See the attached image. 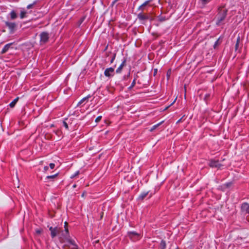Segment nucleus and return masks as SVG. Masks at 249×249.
Instances as JSON below:
<instances>
[{
    "instance_id": "obj_25",
    "label": "nucleus",
    "mask_w": 249,
    "mask_h": 249,
    "mask_svg": "<svg viewBox=\"0 0 249 249\" xmlns=\"http://www.w3.org/2000/svg\"><path fill=\"white\" fill-rule=\"evenodd\" d=\"M158 18H159V20L160 22H163L166 20L165 17H163V16H159L158 17Z\"/></svg>"
},
{
    "instance_id": "obj_11",
    "label": "nucleus",
    "mask_w": 249,
    "mask_h": 249,
    "mask_svg": "<svg viewBox=\"0 0 249 249\" xmlns=\"http://www.w3.org/2000/svg\"><path fill=\"white\" fill-rule=\"evenodd\" d=\"M91 97L90 94L88 95L87 96L83 98L77 104V106H80L84 102H87L89 99Z\"/></svg>"
},
{
    "instance_id": "obj_16",
    "label": "nucleus",
    "mask_w": 249,
    "mask_h": 249,
    "mask_svg": "<svg viewBox=\"0 0 249 249\" xmlns=\"http://www.w3.org/2000/svg\"><path fill=\"white\" fill-rule=\"evenodd\" d=\"M26 14L27 12L24 10V9L22 8L20 13V18L21 19H23L26 18L27 17Z\"/></svg>"
},
{
    "instance_id": "obj_3",
    "label": "nucleus",
    "mask_w": 249,
    "mask_h": 249,
    "mask_svg": "<svg viewBox=\"0 0 249 249\" xmlns=\"http://www.w3.org/2000/svg\"><path fill=\"white\" fill-rule=\"evenodd\" d=\"M49 38V34L46 32H42L40 34V45H43L48 42Z\"/></svg>"
},
{
    "instance_id": "obj_44",
    "label": "nucleus",
    "mask_w": 249,
    "mask_h": 249,
    "mask_svg": "<svg viewBox=\"0 0 249 249\" xmlns=\"http://www.w3.org/2000/svg\"><path fill=\"white\" fill-rule=\"evenodd\" d=\"M76 186H77L76 184H73V185L72 187H73V188H76Z\"/></svg>"
},
{
    "instance_id": "obj_35",
    "label": "nucleus",
    "mask_w": 249,
    "mask_h": 249,
    "mask_svg": "<svg viewBox=\"0 0 249 249\" xmlns=\"http://www.w3.org/2000/svg\"><path fill=\"white\" fill-rule=\"evenodd\" d=\"M67 222H66L65 223V231H66V233L67 234H68L69 233V231H68V228L66 227L67 226Z\"/></svg>"
},
{
    "instance_id": "obj_8",
    "label": "nucleus",
    "mask_w": 249,
    "mask_h": 249,
    "mask_svg": "<svg viewBox=\"0 0 249 249\" xmlns=\"http://www.w3.org/2000/svg\"><path fill=\"white\" fill-rule=\"evenodd\" d=\"M49 230L51 231V236L52 238L55 237L57 233L59 232V230L57 227L54 228L50 227L49 228Z\"/></svg>"
},
{
    "instance_id": "obj_7",
    "label": "nucleus",
    "mask_w": 249,
    "mask_h": 249,
    "mask_svg": "<svg viewBox=\"0 0 249 249\" xmlns=\"http://www.w3.org/2000/svg\"><path fill=\"white\" fill-rule=\"evenodd\" d=\"M59 175V173H57L54 175L48 176L45 178L44 181L45 182H49L50 181H54L55 179L57 178Z\"/></svg>"
},
{
    "instance_id": "obj_5",
    "label": "nucleus",
    "mask_w": 249,
    "mask_h": 249,
    "mask_svg": "<svg viewBox=\"0 0 249 249\" xmlns=\"http://www.w3.org/2000/svg\"><path fill=\"white\" fill-rule=\"evenodd\" d=\"M5 24L10 31V33H14L16 30L17 24L15 22H12L6 21Z\"/></svg>"
},
{
    "instance_id": "obj_21",
    "label": "nucleus",
    "mask_w": 249,
    "mask_h": 249,
    "mask_svg": "<svg viewBox=\"0 0 249 249\" xmlns=\"http://www.w3.org/2000/svg\"><path fill=\"white\" fill-rule=\"evenodd\" d=\"M68 242L71 245L73 246V248L74 249H76L78 248L77 245L75 244V242L73 240H69Z\"/></svg>"
},
{
    "instance_id": "obj_14",
    "label": "nucleus",
    "mask_w": 249,
    "mask_h": 249,
    "mask_svg": "<svg viewBox=\"0 0 249 249\" xmlns=\"http://www.w3.org/2000/svg\"><path fill=\"white\" fill-rule=\"evenodd\" d=\"M9 15L10 16V19L11 20H14L18 18V15L14 10L11 11V12L9 13Z\"/></svg>"
},
{
    "instance_id": "obj_27",
    "label": "nucleus",
    "mask_w": 249,
    "mask_h": 249,
    "mask_svg": "<svg viewBox=\"0 0 249 249\" xmlns=\"http://www.w3.org/2000/svg\"><path fill=\"white\" fill-rule=\"evenodd\" d=\"M136 78H135V79L133 80V81H132V83H131V85H130V87L128 88V89H132V88L134 87V86H135V84H136Z\"/></svg>"
},
{
    "instance_id": "obj_38",
    "label": "nucleus",
    "mask_w": 249,
    "mask_h": 249,
    "mask_svg": "<svg viewBox=\"0 0 249 249\" xmlns=\"http://www.w3.org/2000/svg\"><path fill=\"white\" fill-rule=\"evenodd\" d=\"M170 73H171V70H169L167 72V76L168 78L170 77Z\"/></svg>"
},
{
    "instance_id": "obj_45",
    "label": "nucleus",
    "mask_w": 249,
    "mask_h": 249,
    "mask_svg": "<svg viewBox=\"0 0 249 249\" xmlns=\"http://www.w3.org/2000/svg\"><path fill=\"white\" fill-rule=\"evenodd\" d=\"M85 193H86V192H83V193H82V197H84V196H85Z\"/></svg>"
},
{
    "instance_id": "obj_36",
    "label": "nucleus",
    "mask_w": 249,
    "mask_h": 249,
    "mask_svg": "<svg viewBox=\"0 0 249 249\" xmlns=\"http://www.w3.org/2000/svg\"><path fill=\"white\" fill-rule=\"evenodd\" d=\"M148 17H149L150 18H148V20H150V21H153V20H154V18H153V17H151V16H150V14H149V13H148Z\"/></svg>"
},
{
    "instance_id": "obj_18",
    "label": "nucleus",
    "mask_w": 249,
    "mask_h": 249,
    "mask_svg": "<svg viewBox=\"0 0 249 249\" xmlns=\"http://www.w3.org/2000/svg\"><path fill=\"white\" fill-rule=\"evenodd\" d=\"M19 98L17 97L16 99H15L12 102H11L9 104V106L11 107H14L15 106V105L17 103V102Z\"/></svg>"
},
{
    "instance_id": "obj_34",
    "label": "nucleus",
    "mask_w": 249,
    "mask_h": 249,
    "mask_svg": "<svg viewBox=\"0 0 249 249\" xmlns=\"http://www.w3.org/2000/svg\"><path fill=\"white\" fill-rule=\"evenodd\" d=\"M49 167L51 169H53L55 167V164L53 163H51L49 164Z\"/></svg>"
},
{
    "instance_id": "obj_20",
    "label": "nucleus",
    "mask_w": 249,
    "mask_h": 249,
    "mask_svg": "<svg viewBox=\"0 0 249 249\" xmlns=\"http://www.w3.org/2000/svg\"><path fill=\"white\" fill-rule=\"evenodd\" d=\"M163 121H161L159 123L156 124L152 126V127L150 129V131H153L155 129H156L158 126H159L160 124H161L163 123Z\"/></svg>"
},
{
    "instance_id": "obj_9",
    "label": "nucleus",
    "mask_w": 249,
    "mask_h": 249,
    "mask_svg": "<svg viewBox=\"0 0 249 249\" xmlns=\"http://www.w3.org/2000/svg\"><path fill=\"white\" fill-rule=\"evenodd\" d=\"M241 210L242 212L249 213V204L247 202H244L241 206Z\"/></svg>"
},
{
    "instance_id": "obj_26",
    "label": "nucleus",
    "mask_w": 249,
    "mask_h": 249,
    "mask_svg": "<svg viewBox=\"0 0 249 249\" xmlns=\"http://www.w3.org/2000/svg\"><path fill=\"white\" fill-rule=\"evenodd\" d=\"M80 173V172L79 171H77L76 172H75L73 174H72L71 176V178H74L75 177L77 176Z\"/></svg>"
},
{
    "instance_id": "obj_50",
    "label": "nucleus",
    "mask_w": 249,
    "mask_h": 249,
    "mask_svg": "<svg viewBox=\"0 0 249 249\" xmlns=\"http://www.w3.org/2000/svg\"><path fill=\"white\" fill-rule=\"evenodd\" d=\"M135 46L136 47H137V46L136 45V44H135Z\"/></svg>"
},
{
    "instance_id": "obj_28",
    "label": "nucleus",
    "mask_w": 249,
    "mask_h": 249,
    "mask_svg": "<svg viewBox=\"0 0 249 249\" xmlns=\"http://www.w3.org/2000/svg\"><path fill=\"white\" fill-rule=\"evenodd\" d=\"M9 48H3L0 52V55L5 53L8 50Z\"/></svg>"
},
{
    "instance_id": "obj_15",
    "label": "nucleus",
    "mask_w": 249,
    "mask_h": 249,
    "mask_svg": "<svg viewBox=\"0 0 249 249\" xmlns=\"http://www.w3.org/2000/svg\"><path fill=\"white\" fill-rule=\"evenodd\" d=\"M149 192H143L138 197L139 200H143L148 194Z\"/></svg>"
},
{
    "instance_id": "obj_37",
    "label": "nucleus",
    "mask_w": 249,
    "mask_h": 249,
    "mask_svg": "<svg viewBox=\"0 0 249 249\" xmlns=\"http://www.w3.org/2000/svg\"><path fill=\"white\" fill-rule=\"evenodd\" d=\"M49 169V167L47 166H45L43 168V172H46Z\"/></svg>"
},
{
    "instance_id": "obj_40",
    "label": "nucleus",
    "mask_w": 249,
    "mask_h": 249,
    "mask_svg": "<svg viewBox=\"0 0 249 249\" xmlns=\"http://www.w3.org/2000/svg\"><path fill=\"white\" fill-rule=\"evenodd\" d=\"M183 117L182 118H181L180 119H179L177 122V124H178L180 122H181L182 121V119Z\"/></svg>"
},
{
    "instance_id": "obj_30",
    "label": "nucleus",
    "mask_w": 249,
    "mask_h": 249,
    "mask_svg": "<svg viewBox=\"0 0 249 249\" xmlns=\"http://www.w3.org/2000/svg\"><path fill=\"white\" fill-rule=\"evenodd\" d=\"M203 5H205L210 2L209 0H200Z\"/></svg>"
},
{
    "instance_id": "obj_24",
    "label": "nucleus",
    "mask_w": 249,
    "mask_h": 249,
    "mask_svg": "<svg viewBox=\"0 0 249 249\" xmlns=\"http://www.w3.org/2000/svg\"><path fill=\"white\" fill-rule=\"evenodd\" d=\"M36 1H35L33 2V3H31V4H30L29 5H27V8L28 9H30L31 8H32L33 7V6L36 5Z\"/></svg>"
},
{
    "instance_id": "obj_23",
    "label": "nucleus",
    "mask_w": 249,
    "mask_h": 249,
    "mask_svg": "<svg viewBox=\"0 0 249 249\" xmlns=\"http://www.w3.org/2000/svg\"><path fill=\"white\" fill-rule=\"evenodd\" d=\"M211 94L210 93H207L205 95L204 100L206 102H207L210 100Z\"/></svg>"
},
{
    "instance_id": "obj_6",
    "label": "nucleus",
    "mask_w": 249,
    "mask_h": 249,
    "mask_svg": "<svg viewBox=\"0 0 249 249\" xmlns=\"http://www.w3.org/2000/svg\"><path fill=\"white\" fill-rule=\"evenodd\" d=\"M209 165L212 168H220L222 165L219 163L218 160H211Z\"/></svg>"
},
{
    "instance_id": "obj_48",
    "label": "nucleus",
    "mask_w": 249,
    "mask_h": 249,
    "mask_svg": "<svg viewBox=\"0 0 249 249\" xmlns=\"http://www.w3.org/2000/svg\"><path fill=\"white\" fill-rule=\"evenodd\" d=\"M238 48H237V47H236V48H235V50H236H236H237Z\"/></svg>"
},
{
    "instance_id": "obj_1",
    "label": "nucleus",
    "mask_w": 249,
    "mask_h": 249,
    "mask_svg": "<svg viewBox=\"0 0 249 249\" xmlns=\"http://www.w3.org/2000/svg\"><path fill=\"white\" fill-rule=\"evenodd\" d=\"M218 10V12L216 17L215 24L217 26H220L224 24L223 22L227 16L228 10H222L221 7H219Z\"/></svg>"
},
{
    "instance_id": "obj_10",
    "label": "nucleus",
    "mask_w": 249,
    "mask_h": 249,
    "mask_svg": "<svg viewBox=\"0 0 249 249\" xmlns=\"http://www.w3.org/2000/svg\"><path fill=\"white\" fill-rule=\"evenodd\" d=\"M114 71V69L112 67L107 68L104 71V74L107 77H110L111 75V73H113Z\"/></svg>"
},
{
    "instance_id": "obj_42",
    "label": "nucleus",
    "mask_w": 249,
    "mask_h": 249,
    "mask_svg": "<svg viewBox=\"0 0 249 249\" xmlns=\"http://www.w3.org/2000/svg\"><path fill=\"white\" fill-rule=\"evenodd\" d=\"M36 232L38 234H40L41 233V231L39 230H37L36 231Z\"/></svg>"
},
{
    "instance_id": "obj_13",
    "label": "nucleus",
    "mask_w": 249,
    "mask_h": 249,
    "mask_svg": "<svg viewBox=\"0 0 249 249\" xmlns=\"http://www.w3.org/2000/svg\"><path fill=\"white\" fill-rule=\"evenodd\" d=\"M152 1V0H147L145 1L144 3H143L141 5H140L138 8V10H141L142 12H143L144 10V7L148 5L149 3Z\"/></svg>"
},
{
    "instance_id": "obj_33",
    "label": "nucleus",
    "mask_w": 249,
    "mask_h": 249,
    "mask_svg": "<svg viewBox=\"0 0 249 249\" xmlns=\"http://www.w3.org/2000/svg\"><path fill=\"white\" fill-rule=\"evenodd\" d=\"M102 118V116H98V117L96 118V119H95V122H96V123H98V122H99L101 121V120Z\"/></svg>"
},
{
    "instance_id": "obj_19",
    "label": "nucleus",
    "mask_w": 249,
    "mask_h": 249,
    "mask_svg": "<svg viewBox=\"0 0 249 249\" xmlns=\"http://www.w3.org/2000/svg\"><path fill=\"white\" fill-rule=\"evenodd\" d=\"M222 42V39L220 38H218L216 41H214V44L213 45V47H217L221 44Z\"/></svg>"
},
{
    "instance_id": "obj_12",
    "label": "nucleus",
    "mask_w": 249,
    "mask_h": 249,
    "mask_svg": "<svg viewBox=\"0 0 249 249\" xmlns=\"http://www.w3.org/2000/svg\"><path fill=\"white\" fill-rule=\"evenodd\" d=\"M126 62V59H124V60L122 61L121 65L119 66V67L117 69L116 72L117 73H120L122 71V70L123 68V67L125 66Z\"/></svg>"
},
{
    "instance_id": "obj_39",
    "label": "nucleus",
    "mask_w": 249,
    "mask_h": 249,
    "mask_svg": "<svg viewBox=\"0 0 249 249\" xmlns=\"http://www.w3.org/2000/svg\"><path fill=\"white\" fill-rule=\"evenodd\" d=\"M84 18H81L80 19V21H80V24H81V23H82V22H83V21H84Z\"/></svg>"
},
{
    "instance_id": "obj_31",
    "label": "nucleus",
    "mask_w": 249,
    "mask_h": 249,
    "mask_svg": "<svg viewBox=\"0 0 249 249\" xmlns=\"http://www.w3.org/2000/svg\"><path fill=\"white\" fill-rule=\"evenodd\" d=\"M240 37L238 36L237 38V40H236V44H235V47H239V42H240Z\"/></svg>"
},
{
    "instance_id": "obj_51",
    "label": "nucleus",
    "mask_w": 249,
    "mask_h": 249,
    "mask_svg": "<svg viewBox=\"0 0 249 249\" xmlns=\"http://www.w3.org/2000/svg\"><path fill=\"white\" fill-rule=\"evenodd\" d=\"M135 46L136 47H137V46L136 45V44H135Z\"/></svg>"
},
{
    "instance_id": "obj_41",
    "label": "nucleus",
    "mask_w": 249,
    "mask_h": 249,
    "mask_svg": "<svg viewBox=\"0 0 249 249\" xmlns=\"http://www.w3.org/2000/svg\"><path fill=\"white\" fill-rule=\"evenodd\" d=\"M11 44H12V43H8V44H6L4 47H10Z\"/></svg>"
},
{
    "instance_id": "obj_46",
    "label": "nucleus",
    "mask_w": 249,
    "mask_h": 249,
    "mask_svg": "<svg viewBox=\"0 0 249 249\" xmlns=\"http://www.w3.org/2000/svg\"><path fill=\"white\" fill-rule=\"evenodd\" d=\"M176 99L174 101V102L171 104L172 105L174 102H175Z\"/></svg>"
},
{
    "instance_id": "obj_4",
    "label": "nucleus",
    "mask_w": 249,
    "mask_h": 249,
    "mask_svg": "<svg viewBox=\"0 0 249 249\" xmlns=\"http://www.w3.org/2000/svg\"><path fill=\"white\" fill-rule=\"evenodd\" d=\"M127 236L133 241L138 240L141 238L140 234L135 231H128Z\"/></svg>"
},
{
    "instance_id": "obj_47",
    "label": "nucleus",
    "mask_w": 249,
    "mask_h": 249,
    "mask_svg": "<svg viewBox=\"0 0 249 249\" xmlns=\"http://www.w3.org/2000/svg\"><path fill=\"white\" fill-rule=\"evenodd\" d=\"M107 47H106L105 49L104 50V51H106L107 49Z\"/></svg>"
},
{
    "instance_id": "obj_32",
    "label": "nucleus",
    "mask_w": 249,
    "mask_h": 249,
    "mask_svg": "<svg viewBox=\"0 0 249 249\" xmlns=\"http://www.w3.org/2000/svg\"><path fill=\"white\" fill-rule=\"evenodd\" d=\"M232 184V182H227L226 183L224 184V186L227 187V188H229L230 187Z\"/></svg>"
},
{
    "instance_id": "obj_22",
    "label": "nucleus",
    "mask_w": 249,
    "mask_h": 249,
    "mask_svg": "<svg viewBox=\"0 0 249 249\" xmlns=\"http://www.w3.org/2000/svg\"><path fill=\"white\" fill-rule=\"evenodd\" d=\"M111 53V56H110V63H112L115 59L116 54V53Z\"/></svg>"
},
{
    "instance_id": "obj_29",
    "label": "nucleus",
    "mask_w": 249,
    "mask_h": 249,
    "mask_svg": "<svg viewBox=\"0 0 249 249\" xmlns=\"http://www.w3.org/2000/svg\"><path fill=\"white\" fill-rule=\"evenodd\" d=\"M63 125L67 130H69V126L67 123L65 121H63Z\"/></svg>"
},
{
    "instance_id": "obj_2",
    "label": "nucleus",
    "mask_w": 249,
    "mask_h": 249,
    "mask_svg": "<svg viewBox=\"0 0 249 249\" xmlns=\"http://www.w3.org/2000/svg\"><path fill=\"white\" fill-rule=\"evenodd\" d=\"M148 13H144L141 12L137 15V19H138L142 24L145 25L148 18Z\"/></svg>"
},
{
    "instance_id": "obj_49",
    "label": "nucleus",
    "mask_w": 249,
    "mask_h": 249,
    "mask_svg": "<svg viewBox=\"0 0 249 249\" xmlns=\"http://www.w3.org/2000/svg\"><path fill=\"white\" fill-rule=\"evenodd\" d=\"M135 46L136 47H137V46L136 45V44H135Z\"/></svg>"
},
{
    "instance_id": "obj_43",
    "label": "nucleus",
    "mask_w": 249,
    "mask_h": 249,
    "mask_svg": "<svg viewBox=\"0 0 249 249\" xmlns=\"http://www.w3.org/2000/svg\"><path fill=\"white\" fill-rule=\"evenodd\" d=\"M119 0H114L112 2V5L114 4L117 1H118Z\"/></svg>"
},
{
    "instance_id": "obj_17",
    "label": "nucleus",
    "mask_w": 249,
    "mask_h": 249,
    "mask_svg": "<svg viewBox=\"0 0 249 249\" xmlns=\"http://www.w3.org/2000/svg\"><path fill=\"white\" fill-rule=\"evenodd\" d=\"M166 247V242L164 240H162L160 243V249H165Z\"/></svg>"
}]
</instances>
